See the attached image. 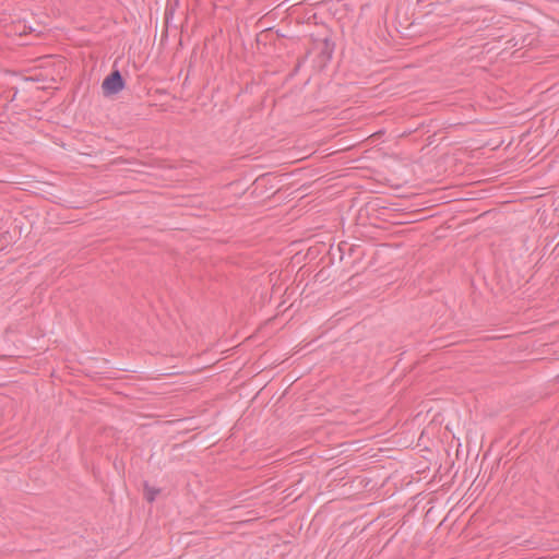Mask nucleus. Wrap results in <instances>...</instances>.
I'll return each instance as SVG.
<instances>
[{
    "label": "nucleus",
    "mask_w": 559,
    "mask_h": 559,
    "mask_svg": "<svg viewBox=\"0 0 559 559\" xmlns=\"http://www.w3.org/2000/svg\"><path fill=\"white\" fill-rule=\"evenodd\" d=\"M333 50H334V45L331 43V40L329 38H325L323 40L322 53L326 55L328 59H331L332 55H333Z\"/></svg>",
    "instance_id": "nucleus-2"
},
{
    "label": "nucleus",
    "mask_w": 559,
    "mask_h": 559,
    "mask_svg": "<svg viewBox=\"0 0 559 559\" xmlns=\"http://www.w3.org/2000/svg\"><path fill=\"white\" fill-rule=\"evenodd\" d=\"M105 95H115L124 88V80L119 70L112 71L105 78L102 84Z\"/></svg>",
    "instance_id": "nucleus-1"
},
{
    "label": "nucleus",
    "mask_w": 559,
    "mask_h": 559,
    "mask_svg": "<svg viewBox=\"0 0 559 559\" xmlns=\"http://www.w3.org/2000/svg\"><path fill=\"white\" fill-rule=\"evenodd\" d=\"M158 492H159V490H155V489L150 490V491H148V493H147V497H146V498H147V500H148L150 502L154 501L155 496H156Z\"/></svg>",
    "instance_id": "nucleus-3"
}]
</instances>
